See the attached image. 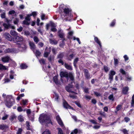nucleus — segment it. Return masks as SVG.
Masks as SVG:
<instances>
[{
    "label": "nucleus",
    "mask_w": 134,
    "mask_h": 134,
    "mask_svg": "<svg viewBox=\"0 0 134 134\" xmlns=\"http://www.w3.org/2000/svg\"><path fill=\"white\" fill-rule=\"evenodd\" d=\"M39 121L42 124L51 123L52 125V122L51 121L49 118L48 117L47 115L44 114H42L40 115L39 118Z\"/></svg>",
    "instance_id": "1"
},
{
    "label": "nucleus",
    "mask_w": 134,
    "mask_h": 134,
    "mask_svg": "<svg viewBox=\"0 0 134 134\" xmlns=\"http://www.w3.org/2000/svg\"><path fill=\"white\" fill-rule=\"evenodd\" d=\"M6 106L9 108H10L15 103V99L11 95H8L6 97V99L4 100Z\"/></svg>",
    "instance_id": "2"
},
{
    "label": "nucleus",
    "mask_w": 134,
    "mask_h": 134,
    "mask_svg": "<svg viewBox=\"0 0 134 134\" xmlns=\"http://www.w3.org/2000/svg\"><path fill=\"white\" fill-rule=\"evenodd\" d=\"M24 40L23 37L21 35L18 36V35L13 38V41L14 42L16 43L17 45L20 44L19 42L21 43L23 42Z\"/></svg>",
    "instance_id": "3"
},
{
    "label": "nucleus",
    "mask_w": 134,
    "mask_h": 134,
    "mask_svg": "<svg viewBox=\"0 0 134 134\" xmlns=\"http://www.w3.org/2000/svg\"><path fill=\"white\" fill-rule=\"evenodd\" d=\"M70 12V10L68 8H65L64 9V12L65 15L64 14V13H60V15H61L62 18L63 19L65 18L66 14H69Z\"/></svg>",
    "instance_id": "4"
},
{
    "label": "nucleus",
    "mask_w": 134,
    "mask_h": 134,
    "mask_svg": "<svg viewBox=\"0 0 134 134\" xmlns=\"http://www.w3.org/2000/svg\"><path fill=\"white\" fill-rule=\"evenodd\" d=\"M18 45V47L19 48L21 49L22 51H24L27 48L26 45L24 41L22 42L21 44H19Z\"/></svg>",
    "instance_id": "5"
},
{
    "label": "nucleus",
    "mask_w": 134,
    "mask_h": 134,
    "mask_svg": "<svg viewBox=\"0 0 134 134\" xmlns=\"http://www.w3.org/2000/svg\"><path fill=\"white\" fill-rule=\"evenodd\" d=\"M63 105L64 108L66 109H69L74 110V108L68 104L67 102L64 100L63 102Z\"/></svg>",
    "instance_id": "6"
},
{
    "label": "nucleus",
    "mask_w": 134,
    "mask_h": 134,
    "mask_svg": "<svg viewBox=\"0 0 134 134\" xmlns=\"http://www.w3.org/2000/svg\"><path fill=\"white\" fill-rule=\"evenodd\" d=\"M51 47H49V48H48L47 47H46V48L45 49V52L44 54V56L46 57H47L48 55L51 52Z\"/></svg>",
    "instance_id": "7"
},
{
    "label": "nucleus",
    "mask_w": 134,
    "mask_h": 134,
    "mask_svg": "<svg viewBox=\"0 0 134 134\" xmlns=\"http://www.w3.org/2000/svg\"><path fill=\"white\" fill-rule=\"evenodd\" d=\"M73 88V86L69 84L66 86L65 89L66 91L68 92H71V93H75L74 92L71 91V89Z\"/></svg>",
    "instance_id": "8"
},
{
    "label": "nucleus",
    "mask_w": 134,
    "mask_h": 134,
    "mask_svg": "<svg viewBox=\"0 0 134 134\" xmlns=\"http://www.w3.org/2000/svg\"><path fill=\"white\" fill-rule=\"evenodd\" d=\"M60 75L61 77H65L67 79L68 78V74L67 72L61 71Z\"/></svg>",
    "instance_id": "9"
},
{
    "label": "nucleus",
    "mask_w": 134,
    "mask_h": 134,
    "mask_svg": "<svg viewBox=\"0 0 134 134\" xmlns=\"http://www.w3.org/2000/svg\"><path fill=\"white\" fill-rule=\"evenodd\" d=\"M10 59V58L8 56L3 57L1 58V60L4 63H8Z\"/></svg>",
    "instance_id": "10"
},
{
    "label": "nucleus",
    "mask_w": 134,
    "mask_h": 134,
    "mask_svg": "<svg viewBox=\"0 0 134 134\" xmlns=\"http://www.w3.org/2000/svg\"><path fill=\"white\" fill-rule=\"evenodd\" d=\"M29 44L31 49H32L34 52V50H35L36 47L34 43L32 42H30Z\"/></svg>",
    "instance_id": "11"
},
{
    "label": "nucleus",
    "mask_w": 134,
    "mask_h": 134,
    "mask_svg": "<svg viewBox=\"0 0 134 134\" xmlns=\"http://www.w3.org/2000/svg\"><path fill=\"white\" fill-rule=\"evenodd\" d=\"M15 49H10L8 48L6 49L4 51V52L5 53H13L15 52Z\"/></svg>",
    "instance_id": "12"
},
{
    "label": "nucleus",
    "mask_w": 134,
    "mask_h": 134,
    "mask_svg": "<svg viewBox=\"0 0 134 134\" xmlns=\"http://www.w3.org/2000/svg\"><path fill=\"white\" fill-rule=\"evenodd\" d=\"M4 36L5 38L7 40L10 41L12 40V37L9 33H5L4 35Z\"/></svg>",
    "instance_id": "13"
},
{
    "label": "nucleus",
    "mask_w": 134,
    "mask_h": 134,
    "mask_svg": "<svg viewBox=\"0 0 134 134\" xmlns=\"http://www.w3.org/2000/svg\"><path fill=\"white\" fill-rule=\"evenodd\" d=\"M64 66L68 70H72V68L71 66L68 65L66 63H65L64 64Z\"/></svg>",
    "instance_id": "14"
},
{
    "label": "nucleus",
    "mask_w": 134,
    "mask_h": 134,
    "mask_svg": "<svg viewBox=\"0 0 134 134\" xmlns=\"http://www.w3.org/2000/svg\"><path fill=\"white\" fill-rule=\"evenodd\" d=\"M94 40L99 45L100 47L101 48L102 47V45L100 41L98 38L97 37H94Z\"/></svg>",
    "instance_id": "15"
},
{
    "label": "nucleus",
    "mask_w": 134,
    "mask_h": 134,
    "mask_svg": "<svg viewBox=\"0 0 134 134\" xmlns=\"http://www.w3.org/2000/svg\"><path fill=\"white\" fill-rule=\"evenodd\" d=\"M10 34L11 35L15 37L17 36L18 35L17 32L13 30H12L10 31Z\"/></svg>",
    "instance_id": "16"
},
{
    "label": "nucleus",
    "mask_w": 134,
    "mask_h": 134,
    "mask_svg": "<svg viewBox=\"0 0 134 134\" xmlns=\"http://www.w3.org/2000/svg\"><path fill=\"white\" fill-rule=\"evenodd\" d=\"M34 52L37 58L38 57L40 56L41 54V52L38 50H36L35 51V50H34Z\"/></svg>",
    "instance_id": "17"
},
{
    "label": "nucleus",
    "mask_w": 134,
    "mask_h": 134,
    "mask_svg": "<svg viewBox=\"0 0 134 134\" xmlns=\"http://www.w3.org/2000/svg\"><path fill=\"white\" fill-rule=\"evenodd\" d=\"M8 128V126L5 125H0V129L3 130Z\"/></svg>",
    "instance_id": "18"
},
{
    "label": "nucleus",
    "mask_w": 134,
    "mask_h": 134,
    "mask_svg": "<svg viewBox=\"0 0 134 134\" xmlns=\"http://www.w3.org/2000/svg\"><path fill=\"white\" fill-rule=\"evenodd\" d=\"M16 116L14 114H13L10 117L9 120L12 121L13 120L16 119Z\"/></svg>",
    "instance_id": "19"
},
{
    "label": "nucleus",
    "mask_w": 134,
    "mask_h": 134,
    "mask_svg": "<svg viewBox=\"0 0 134 134\" xmlns=\"http://www.w3.org/2000/svg\"><path fill=\"white\" fill-rule=\"evenodd\" d=\"M58 36L61 38H64V34L61 31H59L58 32Z\"/></svg>",
    "instance_id": "20"
},
{
    "label": "nucleus",
    "mask_w": 134,
    "mask_h": 134,
    "mask_svg": "<svg viewBox=\"0 0 134 134\" xmlns=\"http://www.w3.org/2000/svg\"><path fill=\"white\" fill-rule=\"evenodd\" d=\"M129 87H125L123 88L122 89V92L125 94H127L129 90Z\"/></svg>",
    "instance_id": "21"
},
{
    "label": "nucleus",
    "mask_w": 134,
    "mask_h": 134,
    "mask_svg": "<svg viewBox=\"0 0 134 134\" xmlns=\"http://www.w3.org/2000/svg\"><path fill=\"white\" fill-rule=\"evenodd\" d=\"M54 82L56 84H58L59 82L58 80V77L56 76H54L53 78Z\"/></svg>",
    "instance_id": "22"
},
{
    "label": "nucleus",
    "mask_w": 134,
    "mask_h": 134,
    "mask_svg": "<svg viewBox=\"0 0 134 134\" xmlns=\"http://www.w3.org/2000/svg\"><path fill=\"white\" fill-rule=\"evenodd\" d=\"M68 77H69L71 80L73 81L74 80V75L72 73H69L68 74Z\"/></svg>",
    "instance_id": "23"
},
{
    "label": "nucleus",
    "mask_w": 134,
    "mask_h": 134,
    "mask_svg": "<svg viewBox=\"0 0 134 134\" xmlns=\"http://www.w3.org/2000/svg\"><path fill=\"white\" fill-rule=\"evenodd\" d=\"M8 69V67L3 65L1 64H0V69L1 70H6Z\"/></svg>",
    "instance_id": "24"
},
{
    "label": "nucleus",
    "mask_w": 134,
    "mask_h": 134,
    "mask_svg": "<svg viewBox=\"0 0 134 134\" xmlns=\"http://www.w3.org/2000/svg\"><path fill=\"white\" fill-rule=\"evenodd\" d=\"M64 56V53H60L58 55L57 57V58L61 59L63 58Z\"/></svg>",
    "instance_id": "25"
},
{
    "label": "nucleus",
    "mask_w": 134,
    "mask_h": 134,
    "mask_svg": "<svg viewBox=\"0 0 134 134\" xmlns=\"http://www.w3.org/2000/svg\"><path fill=\"white\" fill-rule=\"evenodd\" d=\"M3 26L4 27V28L6 29H8L10 28L11 26L10 24H7L5 23H4L3 24Z\"/></svg>",
    "instance_id": "26"
},
{
    "label": "nucleus",
    "mask_w": 134,
    "mask_h": 134,
    "mask_svg": "<svg viewBox=\"0 0 134 134\" xmlns=\"http://www.w3.org/2000/svg\"><path fill=\"white\" fill-rule=\"evenodd\" d=\"M49 42L50 43H51L52 44H56L57 43V41L55 40H53L51 39H49Z\"/></svg>",
    "instance_id": "27"
},
{
    "label": "nucleus",
    "mask_w": 134,
    "mask_h": 134,
    "mask_svg": "<svg viewBox=\"0 0 134 134\" xmlns=\"http://www.w3.org/2000/svg\"><path fill=\"white\" fill-rule=\"evenodd\" d=\"M79 61V58H75L73 64L74 66L76 67V64L77 63V62Z\"/></svg>",
    "instance_id": "28"
},
{
    "label": "nucleus",
    "mask_w": 134,
    "mask_h": 134,
    "mask_svg": "<svg viewBox=\"0 0 134 134\" xmlns=\"http://www.w3.org/2000/svg\"><path fill=\"white\" fill-rule=\"evenodd\" d=\"M34 41L36 43H37L39 41V40L38 38L36 36H35L33 38Z\"/></svg>",
    "instance_id": "29"
},
{
    "label": "nucleus",
    "mask_w": 134,
    "mask_h": 134,
    "mask_svg": "<svg viewBox=\"0 0 134 134\" xmlns=\"http://www.w3.org/2000/svg\"><path fill=\"white\" fill-rule=\"evenodd\" d=\"M74 56V55L73 54H70L68 57L67 59L69 60H71Z\"/></svg>",
    "instance_id": "30"
},
{
    "label": "nucleus",
    "mask_w": 134,
    "mask_h": 134,
    "mask_svg": "<svg viewBox=\"0 0 134 134\" xmlns=\"http://www.w3.org/2000/svg\"><path fill=\"white\" fill-rule=\"evenodd\" d=\"M108 99L112 101H113L114 100V98L113 94H112L109 95L108 97Z\"/></svg>",
    "instance_id": "31"
},
{
    "label": "nucleus",
    "mask_w": 134,
    "mask_h": 134,
    "mask_svg": "<svg viewBox=\"0 0 134 134\" xmlns=\"http://www.w3.org/2000/svg\"><path fill=\"white\" fill-rule=\"evenodd\" d=\"M18 119L20 122L23 121L24 119L23 117V116L21 115H19L18 117Z\"/></svg>",
    "instance_id": "32"
},
{
    "label": "nucleus",
    "mask_w": 134,
    "mask_h": 134,
    "mask_svg": "<svg viewBox=\"0 0 134 134\" xmlns=\"http://www.w3.org/2000/svg\"><path fill=\"white\" fill-rule=\"evenodd\" d=\"M31 16V15L28 14L25 18V20L30 21V16Z\"/></svg>",
    "instance_id": "33"
},
{
    "label": "nucleus",
    "mask_w": 134,
    "mask_h": 134,
    "mask_svg": "<svg viewBox=\"0 0 134 134\" xmlns=\"http://www.w3.org/2000/svg\"><path fill=\"white\" fill-rule=\"evenodd\" d=\"M122 105L121 104H119L116 107V109L117 111L120 110L122 108Z\"/></svg>",
    "instance_id": "34"
},
{
    "label": "nucleus",
    "mask_w": 134,
    "mask_h": 134,
    "mask_svg": "<svg viewBox=\"0 0 134 134\" xmlns=\"http://www.w3.org/2000/svg\"><path fill=\"white\" fill-rule=\"evenodd\" d=\"M20 67L21 69H25L27 68V66L25 64H22L20 65Z\"/></svg>",
    "instance_id": "35"
},
{
    "label": "nucleus",
    "mask_w": 134,
    "mask_h": 134,
    "mask_svg": "<svg viewBox=\"0 0 134 134\" xmlns=\"http://www.w3.org/2000/svg\"><path fill=\"white\" fill-rule=\"evenodd\" d=\"M78 132V130L77 129H75L74 130L72 131L70 134H76Z\"/></svg>",
    "instance_id": "36"
},
{
    "label": "nucleus",
    "mask_w": 134,
    "mask_h": 134,
    "mask_svg": "<svg viewBox=\"0 0 134 134\" xmlns=\"http://www.w3.org/2000/svg\"><path fill=\"white\" fill-rule=\"evenodd\" d=\"M40 64H45V60L43 59H42L40 60H39Z\"/></svg>",
    "instance_id": "37"
},
{
    "label": "nucleus",
    "mask_w": 134,
    "mask_h": 134,
    "mask_svg": "<svg viewBox=\"0 0 134 134\" xmlns=\"http://www.w3.org/2000/svg\"><path fill=\"white\" fill-rule=\"evenodd\" d=\"M50 24V25L51 27H55L56 26V25L52 22H51Z\"/></svg>",
    "instance_id": "38"
},
{
    "label": "nucleus",
    "mask_w": 134,
    "mask_h": 134,
    "mask_svg": "<svg viewBox=\"0 0 134 134\" xmlns=\"http://www.w3.org/2000/svg\"><path fill=\"white\" fill-rule=\"evenodd\" d=\"M42 134H51V133L49 130H46L43 132Z\"/></svg>",
    "instance_id": "39"
},
{
    "label": "nucleus",
    "mask_w": 134,
    "mask_h": 134,
    "mask_svg": "<svg viewBox=\"0 0 134 134\" xmlns=\"http://www.w3.org/2000/svg\"><path fill=\"white\" fill-rule=\"evenodd\" d=\"M30 23V21L25 20L23 22V24L26 25H29Z\"/></svg>",
    "instance_id": "40"
},
{
    "label": "nucleus",
    "mask_w": 134,
    "mask_h": 134,
    "mask_svg": "<svg viewBox=\"0 0 134 134\" xmlns=\"http://www.w3.org/2000/svg\"><path fill=\"white\" fill-rule=\"evenodd\" d=\"M131 104V106L132 107H133L134 105V94L132 97Z\"/></svg>",
    "instance_id": "41"
},
{
    "label": "nucleus",
    "mask_w": 134,
    "mask_h": 134,
    "mask_svg": "<svg viewBox=\"0 0 134 134\" xmlns=\"http://www.w3.org/2000/svg\"><path fill=\"white\" fill-rule=\"evenodd\" d=\"M126 78L127 80L130 81L131 80L132 77L131 76H129V75H127L126 76Z\"/></svg>",
    "instance_id": "42"
},
{
    "label": "nucleus",
    "mask_w": 134,
    "mask_h": 134,
    "mask_svg": "<svg viewBox=\"0 0 134 134\" xmlns=\"http://www.w3.org/2000/svg\"><path fill=\"white\" fill-rule=\"evenodd\" d=\"M26 126L27 127V129L28 130H30V125H29V122L28 121H27L26 122Z\"/></svg>",
    "instance_id": "43"
},
{
    "label": "nucleus",
    "mask_w": 134,
    "mask_h": 134,
    "mask_svg": "<svg viewBox=\"0 0 134 134\" xmlns=\"http://www.w3.org/2000/svg\"><path fill=\"white\" fill-rule=\"evenodd\" d=\"M57 129L58 130V134H63L62 130L61 128H58Z\"/></svg>",
    "instance_id": "44"
},
{
    "label": "nucleus",
    "mask_w": 134,
    "mask_h": 134,
    "mask_svg": "<svg viewBox=\"0 0 134 134\" xmlns=\"http://www.w3.org/2000/svg\"><path fill=\"white\" fill-rule=\"evenodd\" d=\"M120 72L123 75H125L126 74L125 71L122 69H121L120 70Z\"/></svg>",
    "instance_id": "45"
},
{
    "label": "nucleus",
    "mask_w": 134,
    "mask_h": 134,
    "mask_svg": "<svg viewBox=\"0 0 134 134\" xmlns=\"http://www.w3.org/2000/svg\"><path fill=\"white\" fill-rule=\"evenodd\" d=\"M19 20L18 18H16L14 21V23L15 24H17L19 22Z\"/></svg>",
    "instance_id": "46"
},
{
    "label": "nucleus",
    "mask_w": 134,
    "mask_h": 134,
    "mask_svg": "<svg viewBox=\"0 0 134 134\" xmlns=\"http://www.w3.org/2000/svg\"><path fill=\"white\" fill-rule=\"evenodd\" d=\"M59 124L61 126H63V124L61 120H59L57 121Z\"/></svg>",
    "instance_id": "47"
},
{
    "label": "nucleus",
    "mask_w": 134,
    "mask_h": 134,
    "mask_svg": "<svg viewBox=\"0 0 134 134\" xmlns=\"http://www.w3.org/2000/svg\"><path fill=\"white\" fill-rule=\"evenodd\" d=\"M94 94L97 97L100 96H101L100 94V93H99L96 92H94Z\"/></svg>",
    "instance_id": "48"
},
{
    "label": "nucleus",
    "mask_w": 134,
    "mask_h": 134,
    "mask_svg": "<svg viewBox=\"0 0 134 134\" xmlns=\"http://www.w3.org/2000/svg\"><path fill=\"white\" fill-rule=\"evenodd\" d=\"M22 131V130L21 128H19L17 132L16 133V134H21V133Z\"/></svg>",
    "instance_id": "49"
},
{
    "label": "nucleus",
    "mask_w": 134,
    "mask_h": 134,
    "mask_svg": "<svg viewBox=\"0 0 134 134\" xmlns=\"http://www.w3.org/2000/svg\"><path fill=\"white\" fill-rule=\"evenodd\" d=\"M114 64L115 65H116L118 64V60L117 59H115V58L114 59Z\"/></svg>",
    "instance_id": "50"
},
{
    "label": "nucleus",
    "mask_w": 134,
    "mask_h": 134,
    "mask_svg": "<svg viewBox=\"0 0 134 134\" xmlns=\"http://www.w3.org/2000/svg\"><path fill=\"white\" fill-rule=\"evenodd\" d=\"M104 69L105 72H107L109 70L107 66H104Z\"/></svg>",
    "instance_id": "51"
},
{
    "label": "nucleus",
    "mask_w": 134,
    "mask_h": 134,
    "mask_svg": "<svg viewBox=\"0 0 134 134\" xmlns=\"http://www.w3.org/2000/svg\"><path fill=\"white\" fill-rule=\"evenodd\" d=\"M121 131L124 133V134H128V131L126 129H123Z\"/></svg>",
    "instance_id": "52"
},
{
    "label": "nucleus",
    "mask_w": 134,
    "mask_h": 134,
    "mask_svg": "<svg viewBox=\"0 0 134 134\" xmlns=\"http://www.w3.org/2000/svg\"><path fill=\"white\" fill-rule=\"evenodd\" d=\"M124 58L125 61L126 62L129 59L128 57L126 55H125L124 56Z\"/></svg>",
    "instance_id": "53"
},
{
    "label": "nucleus",
    "mask_w": 134,
    "mask_h": 134,
    "mask_svg": "<svg viewBox=\"0 0 134 134\" xmlns=\"http://www.w3.org/2000/svg\"><path fill=\"white\" fill-rule=\"evenodd\" d=\"M58 62L59 64H61L62 65H63L64 64V63L62 59H60L58 61Z\"/></svg>",
    "instance_id": "54"
},
{
    "label": "nucleus",
    "mask_w": 134,
    "mask_h": 134,
    "mask_svg": "<svg viewBox=\"0 0 134 134\" xmlns=\"http://www.w3.org/2000/svg\"><path fill=\"white\" fill-rule=\"evenodd\" d=\"M73 39L74 40H76L79 43V44H80L81 42L80 40L79 39V38H76L75 37H73Z\"/></svg>",
    "instance_id": "55"
},
{
    "label": "nucleus",
    "mask_w": 134,
    "mask_h": 134,
    "mask_svg": "<svg viewBox=\"0 0 134 134\" xmlns=\"http://www.w3.org/2000/svg\"><path fill=\"white\" fill-rule=\"evenodd\" d=\"M45 16V15L43 13H42L41 14V18L42 20H43L45 18L44 17Z\"/></svg>",
    "instance_id": "56"
},
{
    "label": "nucleus",
    "mask_w": 134,
    "mask_h": 134,
    "mask_svg": "<svg viewBox=\"0 0 134 134\" xmlns=\"http://www.w3.org/2000/svg\"><path fill=\"white\" fill-rule=\"evenodd\" d=\"M52 51L53 54H55L57 53V51L55 48H53L52 49Z\"/></svg>",
    "instance_id": "57"
},
{
    "label": "nucleus",
    "mask_w": 134,
    "mask_h": 134,
    "mask_svg": "<svg viewBox=\"0 0 134 134\" xmlns=\"http://www.w3.org/2000/svg\"><path fill=\"white\" fill-rule=\"evenodd\" d=\"M89 121L90 122L92 123L93 124H97V122L96 121L94 120H89Z\"/></svg>",
    "instance_id": "58"
},
{
    "label": "nucleus",
    "mask_w": 134,
    "mask_h": 134,
    "mask_svg": "<svg viewBox=\"0 0 134 134\" xmlns=\"http://www.w3.org/2000/svg\"><path fill=\"white\" fill-rule=\"evenodd\" d=\"M24 105H25L27 102V100H23L22 101Z\"/></svg>",
    "instance_id": "59"
},
{
    "label": "nucleus",
    "mask_w": 134,
    "mask_h": 134,
    "mask_svg": "<svg viewBox=\"0 0 134 134\" xmlns=\"http://www.w3.org/2000/svg\"><path fill=\"white\" fill-rule=\"evenodd\" d=\"M115 74V71H114L112 70V71H110V73L109 74L113 76Z\"/></svg>",
    "instance_id": "60"
},
{
    "label": "nucleus",
    "mask_w": 134,
    "mask_h": 134,
    "mask_svg": "<svg viewBox=\"0 0 134 134\" xmlns=\"http://www.w3.org/2000/svg\"><path fill=\"white\" fill-rule=\"evenodd\" d=\"M115 20H114L111 23L110 26H113L114 25L115 23Z\"/></svg>",
    "instance_id": "61"
},
{
    "label": "nucleus",
    "mask_w": 134,
    "mask_h": 134,
    "mask_svg": "<svg viewBox=\"0 0 134 134\" xmlns=\"http://www.w3.org/2000/svg\"><path fill=\"white\" fill-rule=\"evenodd\" d=\"M75 103L79 107H81V105L80 103L77 101H75Z\"/></svg>",
    "instance_id": "62"
},
{
    "label": "nucleus",
    "mask_w": 134,
    "mask_h": 134,
    "mask_svg": "<svg viewBox=\"0 0 134 134\" xmlns=\"http://www.w3.org/2000/svg\"><path fill=\"white\" fill-rule=\"evenodd\" d=\"M124 119L125 121L126 122H128L130 120V119L128 117H126Z\"/></svg>",
    "instance_id": "63"
},
{
    "label": "nucleus",
    "mask_w": 134,
    "mask_h": 134,
    "mask_svg": "<svg viewBox=\"0 0 134 134\" xmlns=\"http://www.w3.org/2000/svg\"><path fill=\"white\" fill-rule=\"evenodd\" d=\"M23 29V28L22 27L20 26L19 28L17 29V30L18 32H21L22 31Z\"/></svg>",
    "instance_id": "64"
}]
</instances>
